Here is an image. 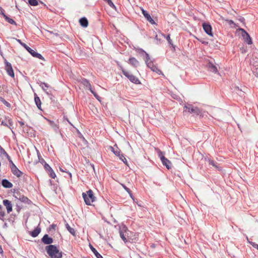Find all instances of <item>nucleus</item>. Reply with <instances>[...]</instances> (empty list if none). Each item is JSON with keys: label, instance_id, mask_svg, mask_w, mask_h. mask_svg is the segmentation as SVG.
<instances>
[{"label": "nucleus", "instance_id": "f257e3e1", "mask_svg": "<svg viewBox=\"0 0 258 258\" xmlns=\"http://www.w3.org/2000/svg\"><path fill=\"white\" fill-rule=\"evenodd\" d=\"M45 250L50 258H62V252L55 245H47Z\"/></svg>", "mask_w": 258, "mask_h": 258}, {"label": "nucleus", "instance_id": "f03ea898", "mask_svg": "<svg viewBox=\"0 0 258 258\" xmlns=\"http://www.w3.org/2000/svg\"><path fill=\"white\" fill-rule=\"evenodd\" d=\"M184 112H187L189 113H193L197 115L203 116L202 110L192 105L187 104L184 106Z\"/></svg>", "mask_w": 258, "mask_h": 258}, {"label": "nucleus", "instance_id": "7ed1b4c3", "mask_svg": "<svg viewBox=\"0 0 258 258\" xmlns=\"http://www.w3.org/2000/svg\"><path fill=\"white\" fill-rule=\"evenodd\" d=\"M17 41L21 44V45L25 48V49L32 55V56L41 60H44V57L41 54L35 51L33 49H31L30 47L27 45L25 43L22 42L21 40L17 39Z\"/></svg>", "mask_w": 258, "mask_h": 258}, {"label": "nucleus", "instance_id": "20e7f679", "mask_svg": "<svg viewBox=\"0 0 258 258\" xmlns=\"http://www.w3.org/2000/svg\"><path fill=\"white\" fill-rule=\"evenodd\" d=\"M82 196L86 204L87 205H90L91 203L94 202L96 198L91 189L87 191V193L83 192Z\"/></svg>", "mask_w": 258, "mask_h": 258}, {"label": "nucleus", "instance_id": "39448f33", "mask_svg": "<svg viewBox=\"0 0 258 258\" xmlns=\"http://www.w3.org/2000/svg\"><path fill=\"white\" fill-rule=\"evenodd\" d=\"M122 74L127 77L129 80L132 82V83H134L136 84H140V81L133 74L130 73L128 72L125 71L122 68H121Z\"/></svg>", "mask_w": 258, "mask_h": 258}, {"label": "nucleus", "instance_id": "423d86ee", "mask_svg": "<svg viewBox=\"0 0 258 258\" xmlns=\"http://www.w3.org/2000/svg\"><path fill=\"white\" fill-rule=\"evenodd\" d=\"M237 31L241 32V34L245 42L248 44H251L252 43L251 37H250L248 33L243 28H238Z\"/></svg>", "mask_w": 258, "mask_h": 258}, {"label": "nucleus", "instance_id": "0eeeda50", "mask_svg": "<svg viewBox=\"0 0 258 258\" xmlns=\"http://www.w3.org/2000/svg\"><path fill=\"white\" fill-rule=\"evenodd\" d=\"M3 57L4 59L5 70H6L7 74L11 77L14 78L15 74L11 63L8 62L4 56Z\"/></svg>", "mask_w": 258, "mask_h": 258}, {"label": "nucleus", "instance_id": "6e6552de", "mask_svg": "<svg viewBox=\"0 0 258 258\" xmlns=\"http://www.w3.org/2000/svg\"><path fill=\"white\" fill-rule=\"evenodd\" d=\"M37 83L41 87L42 90L47 94H49L51 93V87L48 84L42 82L39 80L37 81Z\"/></svg>", "mask_w": 258, "mask_h": 258}, {"label": "nucleus", "instance_id": "1a4fd4ad", "mask_svg": "<svg viewBox=\"0 0 258 258\" xmlns=\"http://www.w3.org/2000/svg\"><path fill=\"white\" fill-rule=\"evenodd\" d=\"M81 83L84 86H85L87 89H88L91 91V92L94 95L95 98H97V93L93 90H92L91 84L87 80L85 79H82Z\"/></svg>", "mask_w": 258, "mask_h": 258}, {"label": "nucleus", "instance_id": "9d476101", "mask_svg": "<svg viewBox=\"0 0 258 258\" xmlns=\"http://www.w3.org/2000/svg\"><path fill=\"white\" fill-rule=\"evenodd\" d=\"M205 32L209 36H213L212 29L210 24L203 23L202 24Z\"/></svg>", "mask_w": 258, "mask_h": 258}, {"label": "nucleus", "instance_id": "9b49d317", "mask_svg": "<svg viewBox=\"0 0 258 258\" xmlns=\"http://www.w3.org/2000/svg\"><path fill=\"white\" fill-rule=\"evenodd\" d=\"M10 168L13 174L17 177H20L23 174V172L16 167L15 164H13L12 165L10 166Z\"/></svg>", "mask_w": 258, "mask_h": 258}, {"label": "nucleus", "instance_id": "f8f14e48", "mask_svg": "<svg viewBox=\"0 0 258 258\" xmlns=\"http://www.w3.org/2000/svg\"><path fill=\"white\" fill-rule=\"evenodd\" d=\"M41 241L44 244L52 245L51 243L53 242V239L52 237L49 236L47 234H45L41 238Z\"/></svg>", "mask_w": 258, "mask_h": 258}, {"label": "nucleus", "instance_id": "ddd939ff", "mask_svg": "<svg viewBox=\"0 0 258 258\" xmlns=\"http://www.w3.org/2000/svg\"><path fill=\"white\" fill-rule=\"evenodd\" d=\"M208 70L212 73H217L218 72L217 67L213 62L211 61L208 62L207 64Z\"/></svg>", "mask_w": 258, "mask_h": 258}, {"label": "nucleus", "instance_id": "4468645a", "mask_svg": "<svg viewBox=\"0 0 258 258\" xmlns=\"http://www.w3.org/2000/svg\"><path fill=\"white\" fill-rule=\"evenodd\" d=\"M3 203L4 205L6 207L7 212L8 213H10L12 211L13 207L11 201L8 200H3Z\"/></svg>", "mask_w": 258, "mask_h": 258}, {"label": "nucleus", "instance_id": "2eb2a0df", "mask_svg": "<svg viewBox=\"0 0 258 258\" xmlns=\"http://www.w3.org/2000/svg\"><path fill=\"white\" fill-rule=\"evenodd\" d=\"M2 185L6 188H10L13 187V184L7 179H3L1 181Z\"/></svg>", "mask_w": 258, "mask_h": 258}, {"label": "nucleus", "instance_id": "dca6fc26", "mask_svg": "<svg viewBox=\"0 0 258 258\" xmlns=\"http://www.w3.org/2000/svg\"><path fill=\"white\" fill-rule=\"evenodd\" d=\"M161 162L168 169H169L171 168V162L166 158L163 157Z\"/></svg>", "mask_w": 258, "mask_h": 258}, {"label": "nucleus", "instance_id": "f3484780", "mask_svg": "<svg viewBox=\"0 0 258 258\" xmlns=\"http://www.w3.org/2000/svg\"><path fill=\"white\" fill-rule=\"evenodd\" d=\"M41 232V228L37 226L33 231H31L30 234L33 237H37Z\"/></svg>", "mask_w": 258, "mask_h": 258}, {"label": "nucleus", "instance_id": "a211bd4d", "mask_svg": "<svg viewBox=\"0 0 258 258\" xmlns=\"http://www.w3.org/2000/svg\"><path fill=\"white\" fill-rule=\"evenodd\" d=\"M137 52L143 57L144 59H149V55L144 50L141 48H139L137 50Z\"/></svg>", "mask_w": 258, "mask_h": 258}, {"label": "nucleus", "instance_id": "6ab92c4d", "mask_svg": "<svg viewBox=\"0 0 258 258\" xmlns=\"http://www.w3.org/2000/svg\"><path fill=\"white\" fill-rule=\"evenodd\" d=\"M79 23L81 26L86 28L88 26V21L85 17H82L79 20Z\"/></svg>", "mask_w": 258, "mask_h": 258}, {"label": "nucleus", "instance_id": "aec40b11", "mask_svg": "<svg viewBox=\"0 0 258 258\" xmlns=\"http://www.w3.org/2000/svg\"><path fill=\"white\" fill-rule=\"evenodd\" d=\"M19 201L22 203L27 204L28 205H31L32 204V202L24 195H23V197L20 198Z\"/></svg>", "mask_w": 258, "mask_h": 258}, {"label": "nucleus", "instance_id": "412c9836", "mask_svg": "<svg viewBox=\"0 0 258 258\" xmlns=\"http://www.w3.org/2000/svg\"><path fill=\"white\" fill-rule=\"evenodd\" d=\"M34 101H35V103L37 107H38V108H39V109H41V100L40 99V98L37 96V95L36 93L34 94Z\"/></svg>", "mask_w": 258, "mask_h": 258}, {"label": "nucleus", "instance_id": "4be33fe9", "mask_svg": "<svg viewBox=\"0 0 258 258\" xmlns=\"http://www.w3.org/2000/svg\"><path fill=\"white\" fill-rule=\"evenodd\" d=\"M128 62L134 67H137L139 64V62L135 57H131L128 60Z\"/></svg>", "mask_w": 258, "mask_h": 258}, {"label": "nucleus", "instance_id": "5701e85b", "mask_svg": "<svg viewBox=\"0 0 258 258\" xmlns=\"http://www.w3.org/2000/svg\"><path fill=\"white\" fill-rule=\"evenodd\" d=\"M66 227L67 229V230L70 232V233H71L74 236L75 235V230L74 228H72L68 223L66 224Z\"/></svg>", "mask_w": 258, "mask_h": 258}, {"label": "nucleus", "instance_id": "b1692460", "mask_svg": "<svg viewBox=\"0 0 258 258\" xmlns=\"http://www.w3.org/2000/svg\"><path fill=\"white\" fill-rule=\"evenodd\" d=\"M5 19L6 21H7L8 23L14 25H17L16 22L12 19L9 18L8 16L5 15Z\"/></svg>", "mask_w": 258, "mask_h": 258}, {"label": "nucleus", "instance_id": "393cba45", "mask_svg": "<svg viewBox=\"0 0 258 258\" xmlns=\"http://www.w3.org/2000/svg\"><path fill=\"white\" fill-rule=\"evenodd\" d=\"M110 148L111 149V150L114 153V154L115 155L119 156L121 155L120 154V151L118 150L117 147L115 148L113 147H110Z\"/></svg>", "mask_w": 258, "mask_h": 258}, {"label": "nucleus", "instance_id": "a878e982", "mask_svg": "<svg viewBox=\"0 0 258 258\" xmlns=\"http://www.w3.org/2000/svg\"><path fill=\"white\" fill-rule=\"evenodd\" d=\"M145 61V62L148 68L151 69L154 64H153L152 60H150V58L149 57V59H148L147 58L144 59Z\"/></svg>", "mask_w": 258, "mask_h": 258}, {"label": "nucleus", "instance_id": "bb28decb", "mask_svg": "<svg viewBox=\"0 0 258 258\" xmlns=\"http://www.w3.org/2000/svg\"><path fill=\"white\" fill-rule=\"evenodd\" d=\"M121 185L123 187V188L128 193V194L130 195V196L131 197V198L134 200L135 201V199L134 198V197L132 194V191L130 189V188H128V187H127L124 184H121Z\"/></svg>", "mask_w": 258, "mask_h": 258}, {"label": "nucleus", "instance_id": "cd10ccee", "mask_svg": "<svg viewBox=\"0 0 258 258\" xmlns=\"http://www.w3.org/2000/svg\"><path fill=\"white\" fill-rule=\"evenodd\" d=\"M152 71L157 73L158 74H161L162 72L159 70L156 65H154L151 69Z\"/></svg>", "mask_w": 258, "mask_h": 258}, {"label": "nucleus", "instance_id": "c85d7f7f", "mask_svg": "<svg viewBox=\"0 0 258 258\" xmlns=\"http://www.w3.org/2000/svg\"><path fill=\"white\" fill-rule=\"evenodd\" d=\"M59 170L61 172H66L67 173L68 176H65L66 177H67V178L69 177L70 178L72 177L71 173L70 172L67 171V169L66 168H62V167H59Z\"/></svg>", "mask_w": 258, "mask_h": 258}, {"label": "nucleus", "instance_id": "c756f323", "mask_svg": "<svg viewBox=\"0 0 258 258\" xmlns=\"http://www.w3.org/2000/svg\"><path fill=\"white\" fill-rule=\"evenodd\" d=\"M1 124L3 125H5V126H8V127H9L10 128H11L10 126H11L12 125V122L10 120H8V123L7 122V121H4V120H2L1 121Z\"/></svg>", "mask_w": 258, "mask_h": 258}, {"label": "nucleus", "instance_id": "7c9ffc66", "mask_svg": "<svg viewBox=\"0 0 258 258\" xmlns=\"http://www.w3.org/2000/svg\"><path fill=\"white\" fill-rule=\"evenodd\" d=\"M23 195H22L19 191L14 192V197L16 199L20 200V198L23 197Z\"/></svg>", "mask_w": 258, "mask_h": 258}, {"label": "nucleus", "instance_id": "2f4dec72", "mask_svg": "<svg viewBox=\"0 0 258 258\" xmlns=\"http://www.w3.org/2000/svg\"><path fill=\"white\" fill-rule=\"evenodd\" d=\"M28 4L32 6H36L38 5L37 0H28Z\"/></svg>", "mask_w": 258, "mask_h": 258}, {"label": "nucleus", "instance_id": "473e14b6", "mask_svg": "<svg viewBox=\"0 0 258 258\" xmlns=\"http://www.w3.org/2000/svg\"><path fill=\"white\" fill-rule=\"evenodd\" d=\"M142 14L144 16V17L146 18V19H149V18L151 17L150 15L147 13V11L144 10L143 8L141 9Z\"/></svg>", "mask_w": 258, "mask_h": 258}, {"label": "nucleus", "instance_id": "72a5a7b5", "mask_svg": "<svg viewBox=\"0 0 258 258\" xmlns=\"http://www.w3.org/2000/svg\"><path fill=\"white\" fill-rule=\"evenodd\" d=\"M7 154L4 149L0 145V156H6Z\"/></svg>", "mask_w": 258, "mask_h": 258}, {"label": "nucleus", "instance_id": "f704fd0d", "mask_svg": "<svg viewBox=\"0 0 258 258\" xmlns=\"http://www.w3.org/2000/svg\"><path fill=\"white\" fill-rule=\"evenodd\" d=\"M104 1H105L110 7H111L112 8H113L114 9H116V7L115 6V5L113 4V3L112 2V1L111 0H104Z\"/></svg>", "mask_w": 258, "mask_h": 258}, {"label": "nucleus", "instance_id": "c9c22d12", "mask_svg": "<svg viewBox=\"0 0 258 258\" xmlns=\"http://www.w3.org/2000/svg\"><path fill=\"white\" fill-rule=\"evenodd\" d=\"M209 164L212 165L213 166L215 167V168H217L218 170H220L218 166L217 165V163L214 161L213 160H209Z\"/></svg>", "mask_w": 258, "mask_h": 258}, {"label": "nucleus", "instance_id": "e433bc0d", "mask_svg": "<svg viewBox=\"0 0 258 258\" xmlns=\"http://www.w3.org/2000/svg\"><path fill=\"white\" fill-rule=\"evenodd\" d=\"M48 172L49 173V176L51 178H54L56 177L55 173L52 168L50 170H49Z\"/></svg>", "mask_w": 258, "mask_h": 258}, {"label": "nucleus", "instance_id": "4c0bfd02", "mask_svg": "<svg viewBox=\"0 0 258 258\" xmlns=\"http://www.w3.org/2000/svg\"><path fill=\"white\" fill-rule=\"evenodd\" d=\"M163 36H164V38H165L167 39V40L168 41V43L170 45H173V44L172 43V40L170 39V35L169 34H168L167 35H163Z\"/></svg>", "mask_w": 258, "mask_h": 258}, {"label": "nucleus", "instance_id": "58836bf2", "mask_svg": "<svg viewBox=\"0 0 258 258\" xmlns=\"http://www.w3.org/2000/svg\"><path fill=\"white\" fill-rule=\"evenodd\" d=\"M158 155L160 158L161 161L162 160L163 157H165L164 153L161 151L160 150L158 151Z\"/></svg>", "mask_w": 258, "mask_h": 258}, {"label": "nucleus", "instance_id": "ea45409f", "mask_svg": "<svg viewBox=\"0 0 258 258\" xmlns=\"http://www.w3.org/2000/svg\"><path fill=\"white\" fill-rule=\"evenodd\" d=\"M37 154H38V157L39 162L42 164L44 165L45 164V163H46L45 161L44 160V159H43L41 157L40 154L39 153H37Z\"/></svg>", "mask_w": 258, "mask_h": 258}, {"label": "nucleus", "instance_id": "a19ab883", "mask_svg": "<svg viewBox=\"0 0 258 258\" xmlns=\"http://www.w3.org/2000/svg\"><path fill=\"white\" fill-rule=\"evenodd\" d=\"M1 101L7 107H10L11 106V104L3 98H1Z\"/></svg>", "mask_w": 258, "mask_h": 258}, {"label": "nucleus", "instance_id": "79ce46f5", "mask_svg": "<svg viewBox=\"0 0 258 258\" xmlns=\"http://www.w3.org/2000/svg\"><path fill=\"white\" fill-rule=\"evenodd\" d=\"M89 246L95 255L97 257V250L91 244H89Z\"/></svg>", "mask_w": 258, "mask_h": 258}, {"label": "nucleus", "instance_id": "37998d69", "mask_svg": "<svg viewBox=\"0 0 258 258\" xmlns=\"http://www.w3.org/2000/svg\"><path fill=\"white\" fill-rule=\"evenodd\" d=\"M44 169L47 171L51 169V167L46 162L44 164Z\"/></svg>", "mask_w": 258, "mask_h": 258}, {"label": "nucleus", "instance_id": "c03bdc74", "mask_svg": "<svg viewBox=\"0 0 258 258\" xmlns=\"http://www.w3.org/2000/svg\"><path fill=\"white\" fill-rule=\"evenodd\" d=\"M119 234H120V237L123 240V241L126 242L127 241V240H126V238H125L123 233L122 231H120Z\"/></svg>", "mask_w": 258, "mask_h": 258}, {"label": "nucleus", "instance_id": "a18cd8bd", "mask_svg": "<svg viewBox=\"0 0 258 258\" xmlns=\"http://www.w3.org/2000/svg\"><path fill=\"white\" fill-rule=\"evenodd\" d=\"M5 216V211H1L0 212V220H2L3 221H4V217Z\"/></svg>", "mask_w": 258, "mask_h": 258}, {"label": "nucleus", "instance_id": "49530a36", "mask_svg": "<svg viewBox=\"0 0 258 258\" xmlns=\"http://www.w3.org/2000/svg\"><path fill=\"white\" fill-rule=\"evenodd\" d=\"M118 157H119V159L121 161H122L124 163H126L127 162L126 159H125V158L124 157V156L122 154H121Z\"/></svg>", "mask_w": 258, "mask_h": 258}, {"label": "nucleus", "instance_id": "de8ad7c7", "mask_svg": "<svg viewBox=\"0 0 258 258\" xmlns=\"http://www.w3.org/2000/svg\"><path fill=\"white\" fill-rule=\"evenodd\" d=\"M247 239H248V238H247ZM247 240H248V242H249V243H250V244H251L253 247H255V248H257V249L258 250V244H255V243H254V242H252L249 241L248 240V239H247Z\"/></svg>", "mask_w": 258, "mask_h": 258}, {"label": "nucleus", "instance_id": "09e8293b", "mask_svg": "<svg viewBox=\"0 0 258 258\" xmlns=\"http://www.w3.org/2000/svg\"><path fill=\"white\" fill-rule=\"evenodd\" d=\"M5 157L8 159V161H9L10 163V166L12 165L13 164H14L12 160H11L10 156L8 154H7Z\"/></svg>", "mask_w": 258, "mask_h": 258}, {"label": "nucleus", "instance_id": "8fccbe9b", "mask_svg": "<svg viewBox=\"0 0 258 258\" xmlns=\"http://www.w3.org/2000/svg\"><path fill=\"white\" fill-rule=\"evenodd\" d=\"M30 130H32V128L31 127H29L28 125L23 127L24 131H26L27 133H28Z\"/></svg>", "mask_w": 258, "mask_h": 258}, {"label": "nucleus", "instance_id": "3c124183", "mask_svg": "<svg viewBox=\"0 0 258 258\" xmlns=\"http://www.w3.org/2000/svg\"><path fill=\"white\" fill-rule=\"evenodd\" d=\"M0 14L3 15L4 18H5V15H6L5 14V11H4V9L1 7H0Z\"/></svg>", "mask_w": 258, "mask_h": 258}, {"label": "nucleus", "instance_id": "603ef678", "mask_svg": "<svg viewBox=\"0 0 258 258\" xmlns=\"http://www.w3.org/2000/svg\"><path fill=\"white\" fill-rule=\"evenodd\" d=\"M22 207L18 205V204H17L16 205V210L18 212H20V211H21V210L22 209Z\"/></svg>", "mask_w": 258, "mask_h": 258}, {"label": "nucleus", "instance_id": "864d4df0", "mask_svg": "<svg viewBox=\"0 0 258 258\" xmlns=\"http://www.w3.org/2000/svg\"><path fill=\"white\" fill-rule=\"evenodd\" d=\"M147 20L150 22L151 23V24H155V22L153 20V19L151 18V17H150L149 19H147Z\"/></svg>", "mask_w": 258, "mask_h": 258}, {"label": "nucleus", "instance_id": "5fc2aeb1", "mask_svg": "<svg viewBox=\"0 0 258 258\" xmlns=\"http://www.w3.org/2000/svg\"><path fill=\"white\" fill-rule=\"evenodd\" d=\"M55 227H56V225H55V224H52V225H51L50 226V228H50H50H52V229H55Z\"/></svg>", "mask_w": 258, "mask_h": 258}, {"label": "nucleus", "instance_id": "6e6d98bb", "mask_svg": "<svg viewBox=\"0 0 258 258\" xmlns=\"http://www.w3.org/2000/svg\"><path fill=\"white\" fill-rule=\"evenodd\" d=\"M63 118H64V119L65 120H67V121H68V122L70 124H71V125H72V123H71V122L69 120L68 118L67 117L64 116V117H63Z\"/></svg>", "mask_w": 258, "mask_h": 258}, {"label": "nucleus", "instance_id": "4d7b16f0", "mask_svg": "<svg viewBox=\"0 0 258 258\" xmlns=\"http://www.w3.org/2000/svg\"><path fill=\"white\" fill-rule=\"evenodd\" d=\"M18 122H19V123L20 124V125H21V126H24V123L23 121H18Z\"/></svg>", "mask_w": 258, "mask_h": 258}, {"label": "nucleus", "instance_id": "13d9d810", "mask_svg": "<svg viewBox=\"0 0 258 258\" xmlns=\"http://www.w3.org/2000/svg\"><path fill=\"white\" fill-rule=\"evenodd\" d=\"M8 227V224L7 223H5L4 225H3V228H7Z\"/></svg>", "mask_w": 258, "mask_h": 258}, {"label": "nucleus", "instance_id": "bf43d9fd", "mask_svg": "<svg viewBox=\"0 0 258 258\" xmlns=\"http://www.w3.org/2000/svg\"><path fill=\"white\" fill-rule=\"evenodd\" d=\"M229 23L230 24H233L235 25V24H234V22H233L232 20H229Z\"/></svg>", "mask_w": 258, "mask_h": 258}, {"label": "nucleus", "instance_id": "052dcab7", "mask_svg": "<svg viewBox=\"0 0 258 258\" xmlns=\"http://www.w3.org/2000/svg\"><path fill=\"white\" fill-rule=\"evenodd\" d=\"M98 258H103V256L98 252Z\"/></svg>", "mask_w": 258, "mask_h": 258}, {"label": "nucleus", "instance_id": "680f3d73", "mask_svg": "<svg viewBox=\"0 0 258 258\" xmlns=\"http://www.w3.org/2000/svg\"><path fill=\"white\" fill-rule=\"evenodd\" d=\"M3 252V250L2 247L1 245H0V253H2Z\"/></svg>", "mask_w": 258, "mask_h": 258}, {"label": "nucleus", "instance_id": "e2e57ef3", "mask_svg": "<svg viewBox=\"0 0 258 258\" xmlns=\"http://www.w3.org/2000/svg\"><path fill=\"white\" fill-rule=\"evenodd\" d=\"M97 100H98V101H100V102L101 101H100V100L99 99V96H98Z\"/></svg>", "mask_w": 258, "mask_h": 258}, {"label": "nucleus", "instance_id": "0e129e2a", "mask_svg": "<svg viewBox=\"0 0 258 258\" xmlns=\"http://www.w3.org/2000/svg\"><path fill=\"white\" fill-rule=\"evenodd\" d=\"M2 209V205H0V210Z\"/></svg>", "mask_w": 258, "mask_h": 258}, {"label": "nucleus", "instance_id": "69168bd1", "mask_svg": "<svg viewBox=\"0 0 258 258\" xmlns=\"http://www.w3.org/2000/svg\"><path fill=\"white\" fill-rule=\"evenodd\" d=\"M93 170H94V171H95V168H94V166H93ZM94 172H95V171H94Z\"/></svg>", "mask_w": 258, "mask_h": 258}]
</instances>
